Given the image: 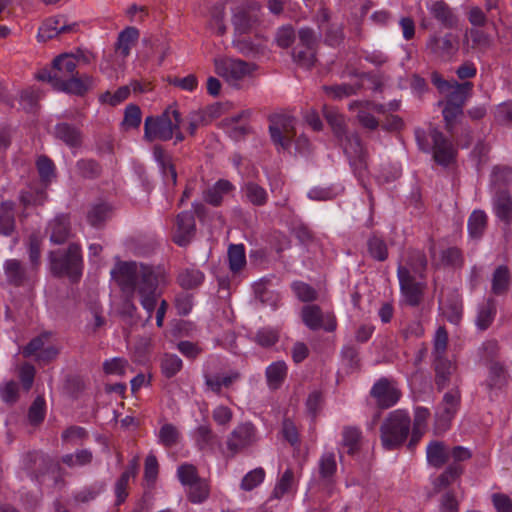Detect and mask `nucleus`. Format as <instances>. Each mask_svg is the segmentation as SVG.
Returning a JSON list of instances; mask_svg holds the SVG:
<instances>
[{
	"instance_id": "obj_1",
	"label": "nucleus",
	"mask_w": 512,
	"mask_h": 512,
	"mask_svg": "<svg viewBox=\"0 0 512 512\" xmlns=\"http://www.w3.org/2000/svg\"><path fill=\"white\" fill-rule=\"evenodd\" d=\"M113 279L120 290L126 294L122 301L119 314L124 319L136 321L138 308L132 300L135 293L139 303L147 313L149 321L161 297L163 288L169 283V276L162 266H153L135 261L118 262L111 271Z\"/></svg>"
},
{
	"instance_id": "obj_2",
	"label": "nucleus",
	"mask_w": 512,
	"mask_h": 512,
	"mask_svg": "<svg viewBox=\"0 0 512 512\" xmlns=\"http://www.w3.org/2000/svg\"><path fill=\"white\" fill-rule=\"evenodd\" d=\"M89 59L81 52L78 55L64 53L55 57L51 68H43L37 74L39 81L48 82L55 90L77 96L85 95L94 85L93 77L79 75L77 63Z\"/></svg>"
},
{
	"instance_id": "obj_3",
	"label": "nucleus",
	"mask_w": 512,
	"mask_h": 512,
	"mask_svg": "<svg viewBox=\"0 0 512 512\" xmlns=\"http://www.w3.org/2000/svg\"><path fill=\"white\" fill-rule=\"evenodd\" d=\"M380 441L387 451L404 446L411 432V416L405 409L389 412L380 425Z\"/></svg>"
},
{
	"instance_id": "obj_4",
	"label": "nucleus",
	"mask_w": 512,
	"mask_h": 512,
	"mask_svg": "<svg viewBox=\"0 0 512 512\" xmlns=\"http://www.w3.org/2000/svg\"><path fill=\"white\" fill-rule=\"evenodd\" d=\"M415 138L419 149L425 153L432 152L438 165L448 167L456 161L457 148L437 128H431L428 137L423 129L418 128L415 130Z\"/></svg>"
},
{
	"instance_id": "obj_5",
	"label": "nucleus",
	"mask_w": 512,
	"mask_h": 512,
	"mask_svg": "<svg viewBox=\"0 0 512 512\" xmlns=\"http://www.w3.org/2000/svg\"><path fill=\"white\" fill-rule=\"evenodd\" d=\"M49 264L51 273L56 277H68L72 282L80 280L83 274L82 249L78 243H70L66 250L50 251Z\"/></svg>"
},
{
	"instance_id": "obj_6",
	"label": "nucleus",
	"mask_w": 512,
	"mask_h": 512,
	"mask_svg": "<svg viewBox=\"0 0 512 512\" xmlns=\"http://www.w3.org/2000/svg\"><path fill=\"white\" fill-rule=\"evenodd\" d=\"M181 123L180 112L175 107L169 106L161 115L146 117L144 138L148 141H169Z\"/></svg>"
},
{
	"instance_id": "obj_7",
	"label": "nucleus",
	"mask_w": 512,
	"mask_h": 512,
	"mask_svg": "<svg viewBox=\"0 0 512 512\" xmlns=\"http://www.w3.org/2000/svg\"><path fill=\"white\" fill-rule=\"evenodd\" d=\"M261 5L255 0H245L232 9V25L238 35L253 32L261 23Z\"/></svg>"
},
{
	"instance_id": "obj_8",
	"label": "nucleus",
	"mask_w": 512,
	"mask_h": 512,
	"mask_svg": "<svg viewBox=\"0 0 512 512\" xmlns=\"http://www.w3.org/2000/svg\"><path fill=\"white\" fill-rule=\"evenodd\" d=\"M260 440L257 427L250 421L238 424L227 436L226 448L228 456L233 458L239 453L246 452Z\"/></svg>"
},
{
	"instance_id": "obj_9",
	"label": "nucleus",
	"mask_w": 512,
	"mask_h": 512,
	"mask_svg": "<svg viewBox=\"0 0 512 512\" xmlns=\"http://www.w3.org/2000/svg\"><path fill=\"white\" fill-rule=\"evenodd\" d=\"M214 66L216 74L236 88H239L240 82L255 69L254 64L231 57L215 58Z\"/></svg>"
},
{
	"instance_id": "obj_10",
	"label": "nucleus",
	"mask_w": 512,
	"mask_h": 512,
	"mask_svg": "<svg viewBox=\"0 0 512 512\" xmlns=\"http://www.w3.org/2000/svg\"><path fill=\"white\" fill-rule=\"evenodd\" d=\"M369 395L377 408L387 410L398 404L402 391L394 378L382 376L374 382Z\"/></svg>"
},
{
	"instance_id": "obj_11",
	"label": "nucleus",
	"mask_w": 512,
	"mask_h": 512,
	"mask_svg": "<svg viewBox=\"0 0 512 512\" xmlns=\"http://www.w3.org/2000/svg\"><path fill=\"white\" fill-rule=\"evenodd\" d=\"M269 133L271 141L278 151L288 150L295 136V119L286 114H272L269 116Z\"/></svg>"
},
{
	"instance_id": "obj_12",
	"label": "nucleus",
	"mask_w": 512,
	"mask_h": 512,
	"mask_svg": "<svg viewBox=\"0 0 512 512\" xmlns=\"http://www.w3.org/2000/svg\"><path fill=\"white\" fill-rule=\"evenodd\" d=\"M300 317L303 324L311 331L323 330L332 333L338 326L334 312H324L317 304L304 305L300 311Z\"/></svg>"
},
{
	"instance_id": "obj_13",
	"label": "nucleus",
	"mask_w": 512,
	"mask_h": 512,
	"mask_svg": "<svg viewBox=\"0 0 512 512\" xmlns=\"http://www.w3.org/2000/svg\"><path fill=\"white\" fill-rule=\"evenodd\" d=\"M343 147L345 155L349 159V164L353 169L355 176L362 179L367 172L366 152L362 145L361 139L358 134H347L342 141H339Z\"/></svg>"
},
{
	"instance_id": "obj_14",
	"label": "nucleus",
	"mask_w": 512,
	"mask_h": 512,
	"mask_svg": "<svg viewBox=\"0 0 512 512\" xmlns=\"http://www.w3.org/2000/svg\"><path fill=\"white\" fill-rule=\"evenodd\" d=\"M461 404V393L455 388L446 392L435 413V429L438 432H445L450 428L452 420L459 411Z\"/></svg>"
},
{
	"instance_id": "obj_15",
	"label": "nucleus",
	"mask_w": 512,
	"mask_h": 512,
	"mask_svg": "<svg viewBox=\"0 0 512 512\" xmlns=\"http://www.w3.org/2000/svg\"><path fill=\"white\" fill-rule=\"evenodd\" d=\"M397 278L399 280L401 294L406 304L411 307L418 306L422 301L426 284L416 281L410 269L401 264L397 268Z\"/></svg>"
},
{
	"instance_id": "obj_16",
	"label": "nucleus",
	"mask_w": 512,
	"mask_h": 512,
	"mask_svg": "<svg viewBox=\"0 0 512 512\" xmlns=\"http://www.w3.org/2000/svg\"><path fill=\"white\" fill-rule=\"evenodd\" d=\"M338 470L336 454L334 451H324L317 461L315 481L329 494H332L336 484Z\"/></svg>"
},
{
	"instance_id": "obj_17",
	"label": "nucleus",
	"mask_w": 512,
	"mask_h": 512,
	"mask_svg": "<svg viewBox=\"0 0 512 512\" xmlns=\"http://www.w3.org/2000/svg\"><path fill=\"white\" fill-rule=\"evenodd\" d=\"M3 271L6 281L14 287H24L34 282L35 270L27 268L22 261L11 258L3 263Z\"/></svg>"
},
{
	"instance_id": "obj_18",
	"label": "nucleus",
	"mask_w": 512,
	"mask_h": 512,
	"mask_svg": "<svg viewBox=\"0 0 512 512\" xmlns=\"http://www.w3.org/2000/svg\"><path fill=\"white\" fill-rule=\"evenodd\" d=\"M196 232L194 214L191 211H182L176 217V231L173 241L180 247L187 246Z\"/></svg>"
},
{
	"instance_id": "obj_19",
	"label": "nucleus",
	"mask_w": 512,
	"mask_h": 512,
	"mask_svg": "<svg viewBox=\"0 0 512 512\" xmlns=\"http://www.w3.org/2000/svg\"><path fill=\"white\" fill-rule=\"evenodd\" d=\"M53 135L71 150H78L83 145V132L80 127L74 124L68 122L57 123L54 126Z\"/></svg>"
},
{
	"instance_id": "obj_20",
	"label": "nucleus",
	"mask_w": 512,
	"mask_h": 512,
	"mask_svg": "<svg viewBox=\"0 0 512 512\" xmlns=\"http://www.w3.org/2000/svg\"><path fill=\"white\" fill-rule=\"evenodd\" d=\"M153 158L156 161L164 182L175 186L177 183V171L172 161V156L160 144L152 149Z\"/></svg>"
},
{
	"instance_id": "obj_21",
	"label": "nucleus",
	"mask_w": 512,
	"mask_h": 512,
	"mask_svg": "<svg viewBox=\"0 0 512 512\" xmlns=\"http://www.w3.org/2000/svg\"><path fill=\"white\" fill-rule=\"evenodd\" d=\"M426 48L432 54L442 58H451L458 49L456 37L452 33H447L443 37L430 36Z\"/></svg>"
},
{
	"instance_id": "obj_22",
	"label": "nucleus",
	"mask_w": 512,
	"mask_h": 512,
	"mask_svg": "<svg viewBox=\"0 0 512 512\" xmlns=\"http://www.w3.org/2000/svg\"><path fill=\"white\" fill-rule=\"evenodd\" d=\"M494 215L504 224L512 222V196L507 189H496L492 200Z\"/></svg>"
},
{
	"instance_id": "obj_23",
	"label": "nucleus",
	"mask_w": 512,
	"mask_h": 512,
	"mask_svg": "<svg viewBox=\"0 0 512 512\" xmlns=\"http://www.w3.org/2000/svg\"><path fill=\"white\" fill-rule=\"evenodd\" d=\"M62 17H51L46 19L38 29L37 39L39 42H46L59 34L72 32L77 24H61Z\"/></svg>"
},
{
	"instance_id": "obj_24",
	"label": "nucleus",
	"mask_w": 512,
	"mask_h": 512,
	"mask_svg": "<svg viewBox=\"0 0 512 512\" xmlns=\"http://www.w3.org/2000/svg\"><path fill=\"white\" fill-rule=\"evenodd\" d=\"M203 377L207 390L216 395H221L223 388L228 389L233 383L241 379V374L239 371L233 370L225 375L204 373Z\"/></svg>"
},
{
	"instance_id": "obj_25",
	"label": "nucleus",
	"mask_w": 512,
	"mask_h": 512,
	"mask_svg": "<svg viewBox=\"0 0 512 512\" xmlns=\"http://www.w3.org/2000/svg\"><path fill=\"white\" fill-rule=\"evenodd\" d=\"M427 9L444 28L452 29L457 25V16L444 0L432 2L427 5Z\"/></svg>"
},
{
	"instance_id": "obj_26",
	"label": "nucleus",
	"mask_w": 512,
	"mask_h": 512,
	"mask_svg": "<svg viewBox=\"0 0 512 512\" xmlns=\"http://www.w3.org/2000/svg\"><path fill=\"white\" fill-rule=\"evenodd\" d=\"M235 190V186L227 179H219L203 192V199L213 207H219L225 195Z\"/></svg>"
},
{
	"instance_id": "obj_27",
	"label": "nucleus",
	"mask_w": 512,
	"mask_h": 512,
	"mask_svg": "<svg viewBox=\"0 0 512 512\" xmlns=\"http://www.w3.org/2000/svg\"><path fill=\"white\" fill-rule=\"evenodd\" d=\"M50 241L53 244H63L70 237L71 227L70 218L67 214L57 215L49 223Z\"/></svg>"
},
{
	"instance_id": "obj_28",
	"label": "nucleus",
	"mask_w": 512,
	"mask_h": 512,
	"mask_svg": "<svg viewBox=\"0 0 512 512\" xmlns=\"http://www.w3.org/2000/svg\"><path fill=\"white\" fill-rule=\"evenodd\" d=\"M426 459L432 467L441 468L450 459L449 449L443 441H430L426 447Z\"/></svg>"
},
{
	"instance_id": "obj_29",
	"label": "nucleus",
	"mask_w": 512,
	"mask_h": 512,
	"mask_svg": "<svg viewBox=\"0 0 512 512\" xmlns=\"http://www.w3.org/2000/svg\"><path fill=\"white\" fill-rule=\"evenodd\" d=\"M497 313L496 301L489 297L484 302L479 304L477 308V315L475 319L476 327L481 330H487L493 323Z\"/></svg>"
},
{
	"instance_id": "obj_30",
	"label": "nucleus",
	"mask_w": 512,
	"mask_h": 512,
	"mask_svg": "<svg viewBox=\"0 0 512 512\" xmlns=\"http://www.w3.org/2000/svg\"><path fill=\"white\" fill-rule=\"evenodd\" d=\"M191 437L195 446L200 451L212 450L217 441V435L207 423L197 426L191 432Z\"/></svg>"
},
{
	"instance_id": "obj_31",
	"label": "nucleus",
	"mask_w": 512,
	"mask_h": 512,
	"mask_svg": "<svg viewBox=\"0 0 512 512\" xmlns=\"http://www.w3.org/2000/svg\"><path fill=\"white\" fill-rule=\"evenodd\" d=\"M488 226V216L484 210L475 209L467 220V231L471 239L480 240Z\"/></svg>"
},
{
	"instance_id": "obj_32",
	"label": "nucleus",
	"mask_w": 512,
	"mask_h": 512,
	"mask_svg": "<svg viewBox=\"0 0 512 512\" xmlns=\"http://www.w3.org/2000/svg\"><path fill=\"white\" fill-rule=\"evenodd\" d=\"M339 446L345 449L348 455H355L361 447L362 432L355 426H344Z\"/></svg>"
},
{
	"instance_id": "obj_33",
	"label": "nucleus",
	"mask_w": 512,
	"mask_h": 512,
	"mask_svg": "<svg viewBox=\"0 0 512 512\" xmlns=\"http://www.w3.org/2000/svg\"><path fill=\"white\" fill-rule=\"evenodd\" d=\"M15 203L11 200L0 203V235L11 236L15 231Z\"/></svg>"
},
{
	"instance_id": "obj_34",
	"label": "nucleus",
	"mask_w": 512,
	"mask_h": 512,
	"mask_svg": "<svg viewBox=\"0 0 512 512\" xmlns=\"http://www.w3.org/2000/svg\"><path fill=\"white\" fill-rule=\"evenodd\" d=\"M511 283L510 270L506 265H499L492 274L491 292L496 296H502L508 292Z\"/></svg>"
},
{
	"instance_id": "obj_35",
	"label": "nucleus",
	"mask_w": 512,
	"mask_h": 512,
	"mask_svg": "<svg viewBox=\"0 0 512 512\" xmlns=\"http://www.w3.org/2000/svg\"><path fill=\"white\" fill-rule=\"evenodd\" d=\"M367 253L370 258L378 262L388 259L389 251L385 239L377 233H372L366 242Z\"/></svg>"
},
{
	"instance_id": "obj_36",
	"label": "nucleus",
	"mask_w": 512,
	"mask_h": 512,
	"mask_svg": "<svg viewBox=\"0 0 512 512\" xmlns=\"http://www.w3.org/2000/svg\"><path fill=\"white\" fill-rule=\"evenodd\" d=\"M139 30L136 27L128 26L124 28L118 35L115 49L123 57L130 54L131 48L137 43L139 39Z\"/></svg>"
},
{
	"instance_id": "obj_37",
	"label": "nucleus",
	"mask_w": 512,
	"mask_h": 512,
	"mask_svg": "<svg viewBox=\"0 0 512 512\" xmlns=\"http://www.w3.org/2000/svg\"><path fill=\"white\" fill-rule=\"evenodd\" d=\"M435 384L438 391L443 390L450 382L455 370L453 363L444 357H435Z\"/></svg>"
},
{
	"instance_id": "obj_38",
	"label": "nucleus",
	"mask_w": 512,
	"mask_h": 512,
	"mask_svg": "<svg viewBox=\"0 0 512 512\" xmlns=\"http://www.w3.org/2000/svg\"><path fill=\"white\" fill-rule=\"evenodd\" d=\"M288 367L284 361L271 363L265 370L267 385L276 390L281 387L287 377Z\"/></svg>"
},
{
	"instance_id": "obj_39",
	"label": "nucleus",
	"mask_w": 512,
	"mask_h": 512,
	"mask_svg": "<svg viewBox=\"0 0 512 512\" xmlns=\"http://www.w3.org/2000/svg\"><path fill=\"white\" fill-rule=\"evenodd\" d=\"M464 468L461 464L452 463L435 479L433 485L436 491L447 489L451 484L457 481L463 474Z\"/></svg>"
},
{
	"instance_id": "obj_40",
	"label": "nucleus",
	"mask_w": 512,
	"mask_h": 512,
	"mask_svg": "<svg viewBox=\"0 0 512 512\" xmlns=\"http://www.w3.org/2000/svg\"><path fill=\"white\" fill-rule=\"evenodd\" d=\"M205 280V274L195 266L183 269L177 276L178 284L185 290H192Z\"/></svg>"
},
{
	"instance_id": "obj_41",
	"label": "nucleus",
	"mask_w": 512,
	"mask_h": 512,
	"mask_svg": "<svg viewBox=\"0 0 512 512\" xmlns=\"http://www.w3.org/2000/svg\"><path fill=\"white\" fill-rule=\"evenodd\" d=\"M473 83L466 81L463 83L453 82L452 88L447 93L446 103H452L459 107H464L465 102L472 93Z\"/></svg>"
},
{
	"instance_id": "obj_42",
	"label": "nucleus",
	"mask_w": 512,
	"mask_h": 512,
	"mask_svg": "<svg viewBox=\"0 0 512 512\" xmlns=\"http://www.w3.org/2000/svg\"><path fill=\"white\" fill-rule=\"evenodd\" d=\"M75 171L82 179L94 180L101 176L103 170L97 160L93 158H81L76 162Z\"/></svg>"
},
{
	"instance_id": "obj_43",
	"label": "nucleus",
	"mask_w": 512,
	"mask_h": 512,
	"mask_svg": "<svg viewBox=\"0 0 512 512\" xmlns=\"http://www.w3.org/2000/svg\"><path fill=\"white\" fill-rule=\"evenodd\" d=\"M323 115L331 127L334 136L338 141H342L346 132V125L343 115H341L337 109L328 107L326 105L323 107Z\"/></svg>"
},
{
	"instance_id": "obj_44",
	"label": "nucleus",
	"mask_w": 512,
	"mask_h": 512,
	"mask_svg": "<svg viewBox=\"0 0 512 512\" xmlns=\"http://www.w3.org/2000/svg\"><path fill=\"white\" fill-rule=\"evenodd\" d=\"M443 315L453 325H459L463 317V302L458 295H453L443 305Z\"/></svg>"
},
{
	"instance_id": "obj_45",
	"label": "nucleus",
	"mask_w": 512,
	"mask_h": 512,
	"mask_svg": "<svg viewBox=\"0 0 512 512\" xmlns=\"http://www.w3.org/2000/svg\"><path fill=\"white\" fill-rule=\"evenodd\" d=\"M229 269L233 274L240 272L246 265L245 247L243 244H230L227 251Z\"/></svg>"
},
{
	"instance_id": "obj_46",
	"label": "nucleus",
	"mask_w": 512,
	"mask_h": 512,
	"mask_svg": "<svg viewBox=\"0 0 512 512\" xmlns=\"http://www.w3.org/2000/svg\"><path fill=\"white\" fill-rule=\"evenodd\" d=\"M248 202L254 206H264L268 201V193L259 184L249 181L242 187Z\"/></svg>"
},
{
	"instance_id": "obj_47",
	"label": "nucleus",
	"mask_w": 512,
	"mask_h": 512,
	"mask_svg": "<svg viewBox=\"0 0 512 512\" xmlns=\"http://www.w3.org/2000/svg\"><path fill=\"white\" fill-rule=\"evenodd\" d=\"M294 484V472L291 468H287L281 477L277 480L270 498L277 500L282 499L292 490Z\"/></svg>"
},
{
	"instance_id": "obj_48",
	"label": "nucleus",
	"mask_w": 512,
	"mask_h": 512,
	"mask_svg": "<svg viewBox=\"0 0 512 512\" xmlns=\"http://www.w3.org/2000/svg\"><path fill=\"white\" fill-rule=\"evenodd\" d=\"M111 211L107 203L93 204L87 212V221L93 227H100L110 217Z\"/></svg>"
},
{
	"instance_id": "obj_49",
	"label": "nucleus",
	"mask_w": 512,
	"mask_h": 512,
	"mask_svg": "<svg viewBox=\"0 0 512 512\" xmlns=\"http://www.w3.org/2000/svg\"><path fill=\"white\" fill-rule=\"evenodd\" d=\"M183 368L182 359L171 353H165L160 361L161 373L167 379L176 376Z\"/></svg>"
},
{
	"instance_id": "obj_50",
	"label": "nucleus",
	"mask_w": 512,
	"mask_h": 512,
	"mask_svg": "<svg viewBox=\"0 0 512 512\" xmlns=\"http://www.w3.org/2000/svg\"><path fill=\"white\" fill-rule=\"evenodd\" d=\"M407 265L421 279L425 278L428 260L425 253L418 249L408 252Z\"/></svg>"
},
{
	"instance_id": "obj_51",
	"label": "nucleus",
	"mask_w": 512,
	"mask_h": 512,
	"mask_svg": "<svg viewBox=\"0 0 512 512\" xmlns=\"http://www.w3.org/2000/svg\"><path fill=\"white\" fill-rule=\"evenodd\" d=\"M189 490L187 492V499L192 504H201L205 502L210 495V486L208 482L200 478L198 481L189 485Z\"/></svg>"
},
{
	"instance_id": "obj_52",
	"label": "nucleus",
	"mask_w": 512,
	"mask_h": 512,
	"mask_svg": "<svg viewBox=\"0 0 512 512\" xmlns=\"http://www.w3.org/2000/svg\"><path fill=\"white\" fill-rule=\"evenodd\" d=\"M106 489L104 481H95L94 483L83 487L74 494V500L78 503H88L95 500Z\"/></svg>"
},
{
	"instance_id": "obj_53",
	"label": "nucleus",
	"mask_w": 512,
	"mask_h": 512,
	"mask_svg": "<svg viewBox=\"0 0 512 512\" xmlns=\"http://www.w3.org/2000/svg\"><path fill=\"white\" fill-rule=\"evenodd\" d=\"M291 290L296 298L303 303H312L318 298L317 290L310 284L300 280L291 283Z\"/></svg>"
},
{
	"instance_id": "obj_54",
	"label": "nucleus",
	"mask_w": 512,
	"mask_h": 512,
	"mask_svg": "<svg viewBox=\"0 0 512 512\" xmlns=\"http://www.w3.org/2000/svg\"><path fill=\"white\" fill-rule=\"evenodd\" d=\"M292 57L299 66L309 69L316 61V50L297 44L292 50Z\"/></svg>"
},
{
	"instance_id": "obj_55",
	"label": "nucleus",
	"mask_w": 512,
	"mask_h": 512,
	"mask_svg": "<svg viewBox=\"0 0 512 512\" xmlns=\"http://www.w3.org/2000/svg\"><path fill=\"white\" fill-rule=\"evenodd\" d=\"M512 181V168L509 166H494L491 172V185L497 189H504Z\"/></svg>"
},
{
	"instance_id": "obj_56",
	"label": "nucleus",
	"mask_w": 512,
	"mask_h": 512,
	"mask_svg": "<svg viewBox=\"0 0 512 512\" xmlns=\"http://www.w3.org/2000/svg\"><path fill=\"white\" fill-rule=\"evenodd\" d=\"M265 477V470L262 467H257L244 475L240 488L246 492L252 491L264 482Z\"/></svg>"
},
{
	"instance_id": "obj_57",
	"label": "nucleus",
	"mask_w": 512,
	"mask_h": 512,
	"mask_svg": "<svg viewBox=\"0 0 512 512\" xmlns=\"http://www.w3.org/2000/svg\"><path fill=\"white\" fill-rule=\"evenodd\" d=\"M36 168L40 177V180L48 184L53 178H55L56 167L54 162L46 155H41L36 160Z\"/></svg>"
},
{
	"instance_id": "obj_58",
	"label": "nucleus",
	"mask_w": 512,
	"mask_h": 512,
	"mask_svg": "<svg viewBox=\"0 0 512 512\" xmlns=\"http://www.w3.org/2000/svg\"><path fill=\"white\" fill-rule=\"evenodd\" d=\"M179 438L180 432L177 427L171 423L162 425L158 432V443L167 448H171L176 445Z\"/></svg>"
},
{
	"instance_id": "obj_59",
	"label": "nucleus",
	"mask_w": 512,
	"mask_h": 512,
	"mask_svg": "<svg viewBox=\"0 0 512 512\" xmlns=\"http://www.w3.org/2000/svg\"><path fill=\"white\" fill-rule=\"evenodd\" d=\"M340 354L342 362L350 371L360 368L359 348L357 346L346 344L341 348Z\"/></svg>"
},
{
	"instance_id": "obj_60",
	"label": "nucleus",
	"mask_w": 512,
	"mask_h": 512,
	"mask_svg": "<svg viewBox=\"0 0 512 512\" xmlns=\"http://www.w3.org/2000/svg\"><path fill=\"white\" fill-rule=\"evenodd\" d=\"M324 34V42L328 46L337 47L344 40L343 25L339 23H330L324 30H321Z\"/></svg>"
},
{
	"instance_id": "obj_61",
	"label": "nucleus",
	"mask_w": 512,
	"mask_h": 512,
	"mask_svg": "<svg viewBox=\"0 0 512 512\" xmlns=\"http://www.w3.org/2000/svg\"><path fill=\"white\" fill-rule=\"evenodd\" d=\"M46 415V402L44 397L37 396L28 410V420L33 426L41 424Z\"/></svg>"
},
{
	"instance_id": "obj_62",
	"label": "nucleus",
	"mask_w": 512,
	"mask_h": 512,
	"mask_svg": "<svg viewBox=\"0 0 512 512\" xmlns=\"http://www.w3.org/2000/svg\"><path fill=\"white\" fill-rule=\"evenodd\" d=\"M506 383V370L499 362L491 363L489 367V376L487 386L492 388H501Z\"/></svg>"
},
{
	"instance_id": "obj_63",
	"label": "nucleus",
	"mask_w": 512,
	"mask_h": 512,
	"mask_svg": "<svg viewBox=\"0 0 512 512\" xmlns=\"http://www.w3.org/2000/svg\"><path fill=\"white\" fill-rule=\"evenodd\" d=\"M177 477L183 486H189L198 481L199 477L196 466L190 463H183L177 468Z\"/></svg>"
},
{
	"instance_id": "obj_64",
	"label": "nucleus",
	"mask_w": 512,
	"mask_h": 512,
	"mask_svg": "<svg viewBox=\"0 0 512 512\" xmlns=\"http://www.w3.org/2000/svg\"><path fill=\"white\" fill-rule=\"evenodd\" d=\"M460 502L453 490H446L439 499V512H459Z\"/></svg>"
}]
</instances>
